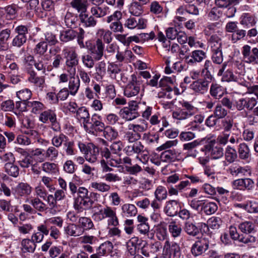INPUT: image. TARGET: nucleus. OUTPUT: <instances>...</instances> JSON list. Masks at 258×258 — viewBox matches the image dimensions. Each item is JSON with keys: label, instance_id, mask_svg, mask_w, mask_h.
<instances>
[{"label": "nucleus", "instance_id": "obj_32", "mask_svg": "<svg viewBox=\"0 0 258 258\" xmlns=\"http://www.w3.org/2000/svg\"><path fill=\"white\" fill-rule=\"evenodd\" d=\"M69 79L68 90L72 96H75L78 93L80 86V80L79 76H75V75H72Z\"/></svg>", "mask_w": 258, "mask_h": 258}, {"label": "nucleus", "instance_id": "obj_61", "mask_svg": "<svg viewBox=\"0 0 258 258\" xmlns=\"http://www.w3.org/2000/svg\"><path fill=\"white\" fill-rule=\"evenodd\" d=\"M107 7H102L100 6H95L91 8V13L95 18H101L107 15Z\"/></svg>", "mask_w": 258, "mask_h": 258}, {"label": "nucleus", "instance_id": "obj_19", "mask_svg": "<svg viewBox=\"0 0 258 258\" xmlns=\"http://www.w3.org/2000/svg\"><path fill=\"white\" fill-rule=\"evenodd\" d=\"M257 100L255 97H244L239 99L236 102V107L240 111L245 109L251 110L257 104Z\"/></svg>", "mask_w": 258, "mask_h": 258}, {"label": "nucleus", "instance_id": "obj_22", "mask_svg": "<svg viewBox=\"0 0 258 258\" xmlns=\"http://www.w3.org/2000/svg\"><path fill=\"white\" fill-rule=\"evenodd\" d=\"M210 86L209 94L215 99L219 100L224 96L225 88L215 81L213 80Z\"/></svg>", "mask_w": 258, "mask_h": 258}, {"label": "nucleus", "instance_id": "obj_55", "mask_svg": "<svg viewBox=\"0 0 258 258\" xmlns=\"http://www.w3.org/2000/svg\"><path fill=\"white\" fill-rule=\"evenodd\" d=\"M220 24L219 22L208 23L205 27L203 33L205 35L211 36L215 35L214 33L219 32V27Z\"/></svg>", "mask_w": 258, "mask_h": 258}, {"label": "nucleus", "instance_id": "obj_56", "mask_svg": "<svg viewBox=\"0 0 258 258\" xmlns=\"http://www.w3.org/2000/svg\"><path fill=\"white\" fill-rule=\"evenodd\" d=\"M48 46V44L42 39L35 45L33 49L34 53L36 55L42 56L47 52Z\"/></svg>", "mask_w": 258, "mask_h": 258}, {"label": "nucleus", "instance_id": "obj_25", "mask_svg": "<svg viewBox=\"0 0 258 258\" xmlns=\"http://www.w3.org/2000/svg\"><path fill=\"white\" fill-rule=\"evenodd\" d=\"M79 17L82 25L85 28L94 27L97 23L96 18L87 12L79 14Z\"/></svg>", "mask_w": 258, "mask_h": 258}, {"label": "nucleus", "instance_id": "obj_53", "mask_svg": "<svg viewBox=\"0 0 258 258\" xmlns=\"http://www.w3.org/2000/svg\"><path fill=\"white\" fill-rule=\"evenodd\" d=\"M102 132L104 137L108 141L115 140L118 136L117 131L110 126H105Z\"/></svg>", "mask_w": 258, "mask_h": 258}, {"label": "nucleus", "instance_id": "obj_9", "mask_svg": "<svg viewBox=\"0 0 258 258\" xmlns=\"http://www.w3.org/2000/svg\"><path fill=\"white\" fill-rule=\"evenodd\" d=\"M169 186L168 187V188ZM168 190L162 185H159L156 188L154 195L155 199L151 203V207L153 210L159 211L162 207V202L167 199Z\"/></svg>", "mask_w": 258, "mask_h": 258}, {"label": "nucleus", "instance_id": "obj_13", "mask_svg": "<svg viewBox=\"0 0 258 258\" xmlns=\"http://www.w3.org/2000/svg\"><path fill=\"white\" fill-rule=\"evenodd\" d=\"M243 61L248 64H258V48L244 45L241 49Z\"/></svg>", "mask_w": 258, "mask_h": 258}, {"label": "nucleus", "instance_id": "obj_60", "mask_svg": "<svg viewBox=\"0 0 258 258\" xmlns=\"http://www.w3.org/2000/svg\"><path fill=\"white\" fill-rule=\"evenodd\" d=\"M42 169L45 172L49 174H55L58 171L57 164L49 162L43 163L42 164Z\"/></svg>", "mask_w": 258, "mask_h": 258}, {"label": "nucleus", "instance_id": "obj_52", "mask_svg": "<svg viewBox=\"0 0 258 258\" xmlns=\"http://www.w3.org/2000/svg\"><path fill=\"white\" fill-rule=\"evenodd\" d=\"M5 171L10 176L17 177L19 174V168L18 166L12 163H6L5 164Z\"/></svg>", "mask_w": 258, "mask_h": 258}, {"label": "nucleus", "instance_id": "obj_39", "mask_svg": "<svg viewBox=\"0 0 258 258\" xmlns=\"http://www.w3.org/2000/svg\"><path fill=\"white\" fill-rule=\"evenodd\" d=\"M77 35V32L72 29L63 30L59 34V40L62 43H67L74 40Z\"/></svg>", "mask_w": 258, "mask_h": 258}, {"label": "nucleus", "instance_id": "obj_4", "mask_svg": "<svg viewBox=\"0 0 258 258\" xmlns=\"http://www.w3.org/2000/svg\"><path fill=\"white\" fill-rule=\"evenodd\" d=\"M142 89H144L142 78L133 74L131 75V80L124 88L123 93L126 97H132L138 95Z\"/></svg>", "mask_w": 258, "mask_h": 258}, {"label": "nucleus", "instance_id": "obj_48", "mask_svg": "<svg viewBox=\"0 0 258 258\" xmlns=\"http://www.w3.org/2000/svg\"><path fill=\"white\" fill-rule=\"evenodd\" d=\"M214 67L212 61L210 60H206L202 71L203 76L210 80H215L213 75L211 74V73L214 72Z\"/></svg>", "mask_w": 258, "mask_h": 258}, {"label": "nucleus", "instance_id": "obj_10", "mask_svg": "<svg viewBox=\"0 0 258 258\" xmlns=\"http://www.w3.org/2000/svg\"><path fill=\"white\" fill-rule=\"evenodd\" d=\"M212 81L203 76L202 78L193 81L189 85V89L196 95H204L208 92Z\"/></svg>", "mask_w": 258, "mask_h": 258}, {"label": "nucleus", "instance_id": "obj_23", "mask_svg": "<svg viewBox=\"0 0 258 258\" xmlns=\"http://www.w3.org/2000/svg\"><path fill=\"white\" fill-rule=\"evenodd\" d=\"M180 153L174 149L166 150L160 155V159L164 162H173L180 160Z\"/></svg>", "mask_w": 258, "mask_h": 258}, {"label": "nucleus", "instance_id": "obj_59", "mask_svg": "<svg viewBox=\"0 0 258 258\" xmlns=\"http://www.w3.org/2000/svg\"><path fill=\"white\" fill-rule=\"evenodd\" d=\"M184 231L189 235L196 236L199 233V229L191 222H186L184 226Z\"/></svg>", "mask_w": 258, "mask_h": 258}, {"label": "nucleus", "instance_id": "obj_5", "mask_svg": "<svg viewBox=\"0 0 258 258\" xmlns=\"http://www.w3.org/2000/svg\"><path fill=\"white\" fill-rule=\"evenodd\" d=\"M105 126L102 116L97 113H94L84 128L88 134L96 136L98 133H102L104 130Z\"/></svg>", "mask_w": 258, "mask_h": 258}, {"label": "nucleus", "instance_id": "obj_26", "mask_svg": "<svg viewBox=\"0 0 258 258\" xmlns=\"http://www.w3.org/2000/svg\"><path fill=\"white\" fill-rule=\"evenodd\" d=\"M77 222L83 233L95 229V225L90 217L81 216L79 218Z\"/></svg>", "mask_w": 258, "mask_h": 258}, {"label": "nucleus", "instance_id": "obj_11", "mask_svg": "<svg viewBox=\"0 0 258 258\" xmlns=\"http://www.w3.org/2000/svg\"><path fill=\"white\" fill-rule=\"evenodd\" d=\"M163 256L165 258H180L181 251L179 245L174 242L166 240L163 247Z\"/></svg>", "mask_w": 258, "mask_h": 258}, {"label": "nucleus", "instance_id": "obj_37", "mask_svg": "<svg viewBox=\"0 0 258 258\" xmlns=\"http://www.w3.org/2000/svg\"><path fill=\"white\" fill-rule=\"evenodd\" d=\"M113 248L112 243L109 241H106L96 248V252L103 256H106L110 253Z\"/></svg>", "mask_w": 258, "mask_h": 258}, {"label": "nucleus", "instance_id": "obj_2", "mask_svg": "<svg viewBox=\"0 0 258 258\" xmlns=\"http://www.w3.org/2000/svg\"><path fill=\"white\" fill-rule=\"evenodd\" d=\"M185 177L189 180H181L174 186H170L168 187V192L170 196H178L179 192H182L189 189L191 183H203L205 181L201 174L185 175Z\"/></svg>", "mask_w": 258, "mask_h": 258}, {"label": "nucleus", "instance_id": "obj_45", "mask_svg": "<svg viewBox=\"0 0 258 258\" xmlns=\"http://www.w3.org/2000/svg\"><path fill=\"white\" fill-rule=\"evenodd\" d=\"M27 107L30 108L32 113L39 115L45 108V106L43 103L33 100L28 102Z\"/></svg>", "mask_w": 258, "mask_h": 258}, {"label": "nucleus", "instance_id": "obj_42", "mask_svg": "<svg viewBox=\"0 0 258 258\" xmlns=\"http://www.w3.org/2000/svg\"><path fill=\"white\" fill-rule=\"evenodd\" d=\"M175 81L174 78L164 77L159 82V88H161L167 92H170L173 90L171 85H173Z\"/></svg>", "mask_w": 258, "mask_h": 258}, {"label": "nucleus", "instance_id": "obj_20", "mask_svg": "<svg viewBox=\"0 0 258 258\" xmlns=\"http://www.w3.org/2000/svg\"><path fill=\"white\" fill-rule=\"evenodd\" d=\"M180 207L179 200H170L166 202L163 211L168 216L174 217L177 215Z\"/></svg>", "mask_w": 258, "mask_h": 258}, {"label": "nucleus", "instance_id": "obj_41", "mask_svg": "<svg viewBox=\"0 0 258 258\" xmlns=\"http://www.w3.org/2000/svg\"><path fill=\"white\" fill-rule=\"evenodd\" d=\"M30 204L36 210V213L39 212L38 215L39 216H41L40 213L44 212L47 209V205L37 197L30 199Z\"/></svg>", "mask_w": 258, "mask_h": 258}, {"label": "nucleus", "instance_id": "obj_34", "mask_svg": "<svg viewBox=\"0 0 258 258\" xmlns=\"http://www.w3.org/2000/svg\"><path fill=\"white\" fill-rule=\"evenodd\" d=\"M246 167H242L238 164L234 163L231 164L226 169V171L233 176H238L240 175H244L248 171Z\"/></svg>", "mask_w": 258, "mask_h": 258}, {"label": "nucleus", "instance_id": "obj_1", "mask_svg": "<svg viewBox=\"0 0 258 258\" xmlns=\"http://www.w3.org/2000/svg\"><path fill=\"white\" fill-rule=\"evenodd\" d=\"M76 194L77 196L74 197V209L79 213L91 209L94 204L91 197L96 194L93 192H89L84 187H79Z\"/></svg>", "mask_w": 258, "mask_h": 258}, {"label": "nucleus", "instance_id": "obj_6", "mask_svg": "<svg viewBox=\"0 0 258 258\" xmlns=\"http://www.w3.org/2000/svg\"><path fill=\"white\" fill-rule=\"evenodd\" d=\"M62 54L66 59V66L68 72L70 75H75L76 67L79 63L76 50L73 48L65 47L62 50Z\"/></svg>", "mask_w": 258, "mask_h": 258}, {"label": "nucleus", "instance_id": "obj_64", "mask_svg": "<svg viewBox=\"0 0 258 258\" xmlns=\"http://www.w3.org/2000/svg\"><path fill=\"white\" fill-rule=\"evenodd\" d=\"M45 158L50 161H54L58 156V150L53 146L49 147L43 154Z\"/></svg>", "mask_w": 258, "mask_h": 258}, {"label": "nucleus", "instance_id": "obj_35", "mask_svg": "<svg viewBox=\"0 0 258 258\" xmlns=\"http://www.w3.org/2000/svg\"><path fill=\"white\" fill-rule=\"evenodd\" d=\"M237 150V154L240 159L247 161L250 158V150L246 143H240L238 146Z\"/></svg>", "mask_w": 258, "mask_h": 258}, {"label": "nucleus", "instance_id": "obj_29", "mask_svg": "<svg viewBox=\"0 0 258 258\" xmlns=\"http://www.w3.org/2000/svg\"><path fill=\"white\" fill-rule=\"evenodd\" d=\"M218 206L216 203L208 200H203L200 212L207 215H210L216 212Z\"/></svg>", "mask_w": 258, "mask_h": 258}, {"label": "nucleus", "instance_id": "obj_17", "mask_svg": "<svg viewBox=\"0 0 258 258\" xmlns=\"http://www.w3.org/2000/svg\"><path fill=\"white\" fill-rule=\"evenodd\" d=\"M207 57L206 52L202 50L192 51L185 56V62L189 66H194L202 62Z\"/></svg>", "mask_w": 258, "mask_h": 258}, {"label": "nucleus", "instance_id": "obj_7", "mask_svg": "<svg viewBox=\"0 0 258 258\" xmlns=\"http://www.w3.org/2000/svg\"><path fill=\"white\" fill-rule=\"evenodd\" d=\"M86 48L90 54L94 56L96 61L101 60L104 55V44L102 40L97 39L95 42L90 40L86 41Z\"/></svg>", "mask_w": 258, "mask_h": 258}, {"label": "nucleus", "instance_id": "obj_43", "mask_svg": "<svg viewBox=\"0 0 258 258\" xmlns=\"http://www.w3.org/2000/svg\"><path fill=\"white\" fill-rule=\"evenodd\" d=\"M149 10L152 15L161 17L163 14V5L158 1H153L149 5Z\"/></svg>", "mask_w": 258, "mask_h": 258}, {"label": "nucleus", "instance_id": "obj_16", "mask_svg": "<svg viewBox=\"0 0 258 258\" xmlns=\"http://www.w3.org/2000/svg\"><path fill=\"white\" fill-rule=\"evenodd\" d=\"M227 66V62H224L219 69L217 76L222 77L221 80L223 82H238V77L234 74L232 69H228L225 70Z\"/></svg>", "mask_w": 258, "mask_h": 258}, {"label": "nucleus", "instance_id": "obj_21", "mask_svg": "<svg viewBox=\"0 0 258 258\" xmlns=\"http://www.w3.org/2000/svg\"><path fill=\"white\" fill-rule=\"evenodd\" d=\"M162 247L161 243L159 241H155L150 243L146 242L141 248V253L145 256L149 257L152 254H154L159 251Z\"/></svg>", "mask_w": 258, "mask_h": 258}, {"label": "nucleus", "instance_id": "obj_62", "mask_svg": "<svg viewBox=\"0 0 258 258\" xmlns=\"http://www.w3.org/2000/svg\"><path fill=\"white\" fill-rule=\"evenodd\" d=\"M222 224V220L221 218L213 216L208 220V225L204 223L205 226H208L212 229H218Z\"/></svg>", "mask_w": 258, "mask_h": 258}, {"label": "nucleus", "instance_id": "obj_63", "mask_svg": "<svg viewBox=\"0 0 258 258\" xmlns=\"http://www.w3.org/2000/svg\"><path fill=\"white\" fill-rule=\"evenodd\" d=\"M32 95L31 90L28 88L23 89L17 92V97L23 102L27 103Z\"/></svg>", "mask_w": 258, "mask_h": 258}, {"label": "nucleus", "instance_id": "obj_38", "mask_svg": "<svg viewBox=\"0 0 258 258\" xmlns=\"http://www.w3.org/2000/svg\"><path fill=\"white\" fill-rule=\"evenodd\" d=\"M36 244L31 239L25 238L21 242V249L23 253H33Z\"/></svg>", "mask_w": 258, "mask_h": 258}, {"label": "nucleus", "instance_id": "obj_49", "mask_svg": "<svg viewBox=\"0 0 258 258\" xmlns=\"http://www.w3.org/2000/svg\"><path fill=\"white\" fill-rule=\"evenodd\" d=\"M168 231L172 237H178L181 235L182 229L181 225L176 221H172L169 223Z\"/></svg>", "mask_w": 258, "mask_h": 258}, {"label": "nucleus", "instance_id": "obj_58", "mask_svg": "<svg viewBox=\"0 0 258 258\" xmlns=\"http://www.w3.org/2000/svg\"><path fill=\"white\" fill-rule=\"evenodd\" d=\"M30 31L29 25H18L16 27H14V32L16 34L22 36L24 38L28 39L27 35Z\"/></svg>", "mask_w": 258, "mask_h": 258}, {"label": "nucleus", "instance_id": "obj_30", "mask_svg": "<svg viewBox=\"0 0 258 258\" xmlns=\"http://www.w3.org/2000/svg\"><path fill=\"white\" fill-rule=\"evenodd\" d=\"M229 235L230 237L234 240H237L240 242L244 244H249L250 242L252 241L253 238L250 237L247 238L243 236L241 233L238 232L235 226H231L229 227Z\"/></svg>", "mask_w": 258, "mask_h": 258}, {"label": "nucleus", "instance_id": "obj_12", "mask_svg": "<svg viewBox=\"0 0 258 258\" xmlns=\"http://www.w3.org/2000/svg\"><path fill=\"white\" fill-rule=\"evenodd\" d=\"M122 17V13L119 11H116L105 18V21L109 24V27L112 31L115 33L123 32V28L120 22Z\"/></svg>", "mask_w": 258, "mask_h": 258}, {"label": "nucleus", "instance_id": "obj_36", "mask_svg": "<svg viewBox=\"0 0 258 258\" xmlns=\"http://www.w3.org/2000/svg\"><path fill=\"white\" fill-rule=\"evenodd\" d=\"M56 117L55 110L49 109L42 111L39 116V120L43 123H47Z\"/></svg>", "mask_w": 258, "mask_h": 258}, {"label": "nucleus", "instance_id": "obj_15", "mask_svg": "<svg viewBox=\"0 0 258 258\" xmlns=\"http://www.w3.org/2000/svg\"><path fill=\"white\" fill-rule=\"evenodd\" d=\"M209 247V240L204 237L199 239L192 245L190 251L195 256L201 255L205 253Z\"/></svg>", "mask_w": 258, "mask_h": 258}, {"label": "nucleus", "instance_id": "obj_8", "mask_svg": "<svg viewBox=\"0 0 258 258\" xmlns=\"http://www.w3.org/2000/svg\"><path fill=\"white\" fill-rule=\"evenodd\" d=\"M139 105L137 101H133L128 103L127 107H124L119 111L120 117L126 121H131L140 116L138 112Z\"/></svg>", "mask_w": 258, "mask_h": 258}, {"label": "nucleus", "instance_id": "obj_54", "mask_svg": "<svg viewBox=\"0 0 258 258\" xmlns=\"http://www.w3.org/2000/svg\"><path fill=\"white\" fill-rule=\"evenodd\" d=\"M179 104L181 106L182 110L185 111L187 115L191 117L193 116L197 112V108L194 106L190 102L182 100L179 101Z\"/></svg>", "mask_w": 258, "mask_h": 258}, {"label": "nucleus", "instance_id": "obj_46", "mask_svg": "<svg viewBox=\"0 0 258 258\" xmlns=\"http://www.w3.org/2000/svg\"><path fill=\"white\" fill-rule=\"evenodd\" d=\"M71 7L76 10L80 14L87 12L88 3L87 0H72Z\"/></svg>", "mask_w": 258, "mask_h": 258}, {"label": "nucleus", "instance_id": "obj_27", "mask_svg": "<svg viewBox=\"0 0 258 258\" xmlns=\"http://www.w3.org/2000/svg\"><path fill=\"white\" fill-rule=\"evenodd\" d=\"M32 192L31 186L27 183L20 182L15 188L14 194L18 197H26Z\"/></svg>", "mask_w": 258, "mask_h": 258}, {"label": "nucleus", "instance_id": "obj_24", "mask_svg": "<svg viewBox=\"0 0 258 258\" xmlns=\"http://www.w3.org/2000/svg\"><path fill=\"white\" fill-rule=\"evenodd\" d=\"M239 23L246 28L253 27L257 23L256 18L254 15L249 13H244L240 17Z\"/></svg>", "mask_w": 258, "mask_h": 258}, {"label": "nucleus", "instance_id": "obj_3", "mask_svg": "<svg viewBox=\"0 0 258 258\" xmlns=\"http://www.w3.org/2000/svg\"><path fill=\"white\" fill-rule=\"evenodd\" d=\"M99 206L101 208L98 211L93 210L92 217L94 221L100 222L108 218L107 223L109 226L117 227L119 225V220L114 210L109 206L104 208L100 205Z\"/></svg>", "mask_w": 258, "mask_h": 258}, {"label": "nucleus", "instance_id": "obj_47", "mask_svg": "<svg viewBox=\"0 0 258 258\" xmlns=\"http://www.w3.org/2000/svg\"><path fill=\"white\" fill-rule=\"evenodd\" d=\"M237 157L238 155L236 149L230 146H227L225 148V159L228 163H233L236 160Z\"/></svg>", "mask_w": 258, "mask_h": 258}, {"label": "nucleus", "instance_id": "obj_18", "mask_svg": "<svg viewBox=\"0 0 258 258\" xmlns=\"http://www.w3.org/2000/svg\"><path fill=\"white\" fill-rule=\"evenodd\" d=\"M255 226L254 223L250 221H245L240 223L238 225V229L242 233L241 235L245 237L253 238L252 241L249 242V243H254L256 241L255 237L251 234L256 232L255 229Z\"/></svg>", "mask_w": 258, "mask_h": 258}, {"label": "nucleus", "instance_id": "obj_31", "mask_svg": "<svg viewBox=\"0 0 258 258\" xmlns=\"http://www.w3.org/2000/svg\"><path fill=\"white\" fill-rule=\"evenodd\" d=\"M88 146V151L85 155V159L90 163H94L97 160L99 155V148L94 144H90Z\"/></svg>", "mask_w": 258, "mask_h": 258}, {"label": "nucleus", "instance_id": "obj_28", "mask_svg": "<svg viewBox=\"0 0 258 258\" xmlns=\"http://www.w3.org/2000/svg\"><path fill=\"white\" fill-rule=\"evenodd\" d=\"M75 117L82 123L83 128L91 118L88 109L85 106L78 108L77 114L75 115Z\"/></svg>", "mask_w": 258, "mask_h": 258}, {"label": "nucleus", "instance_id": "obj_51", "mask_svg": "<svg viewBox=\"0 0 258 258\" xmlns=\"http://www.w3.org/2000/svg\"><path fill=\"white\" fill-rule=\"evenodd\" d=\"M143 5L138 2H132L129 7V12L135 16H140L144 12Z\"/></svg>", "mask_w": 258, "mask_h": 258}, {"label": "nucleus", "instance_id": "obj_50", "mask_svg": "<svg viewBox=\"0 0 258 258\" xmlns=\"http://www.w3.org/2000/svg\"><path fill=\"white\" fill-rule=\"evenodd\" d=\"M64 21L67 27L73 28L77 27L78 18L75 14L68 12L65 15Z\"/></svg>", "mask_w": 258, "mask_h": 258}, {"label": "nucleus", "instance_id": "obj_40", "mask_svg": "<svg viewBox=\"0 0 258 258\" xmlns=\"http://www.w3.org/2000/svg\"><path fill=\"white\" fill-rule=\"evenodd\" d=\"M142 149L143 144L141 142H138L126 146L123 149V151L127 156H133L135 154L139 155Z\"/></svg>", "mask_w": 258, "mask_h": 258}, {"label": "nucleus", "instance_id": "obj_44", "mask_svg": "<svg viewBox=\"0 0 258 258\" xmlns=\"http://www.w3.org/2000/svg\"><path fill=\"white\" fill-rule=\"evenodd\" d=\"M122 216L125 217H133L137 214L138 210L136 206L131 204H123L121 208Z\"/></svg>", "mask_w": 258, "mask_h": 258}, {"label": "nucleus", "instance_id": "obj_57", "mask_svg": "<svg viewBox=\"0 0 258 258\" xmlns=\"http://www.w3.org/2000/svg\"><path fill=\"white\" fill-rule=\"evenodd\" d=\"M67 140H68V137L63 133H60L58 135H55L52 138L51 144L55 148H59Z\"/></svg>", "mask_w": 258, "mask_h": 258}, {"label": "nucleus", "instance_id": "obj_14", "mask_svg": "<svg viewBox=\"0 0 258 258\" xmlns=\"http://www.w3.org/2000/svg\"><path fill=\"white\" fill-rule=\"evenodd\" d=\"M201 151L204 152L205 155H210L212 159H217L223 157V149L219 144H215L211 142L199 149Z\"/></svg>", "mask_w": 258, "mask_h": 258}, {"label": "nucleus", "instance_id": "obj_33", "mask_svg": "<svg viewBox=\"0 0 258 258\" xmlns=\"http://www.w3.org/2000/svg\"><path fill=\"white\" fill-rule=\"evenodd\" d=\"M64 230L66 234L71 236L78 237L84 234L78 222L69 224L64 227Z\"/></svg>", "mask_w": 258, "mask_h": 258}]
</instances>
